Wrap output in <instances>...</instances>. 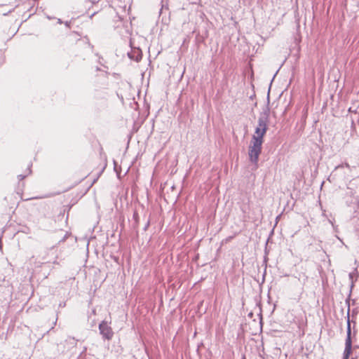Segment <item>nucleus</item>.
I'll list each match as a JSON object with an SVG mask.
<instances>
[{
    "label": "nucleus",
    "mask_w": 359,
    "mask_h": 359,
    "mask_svg": "<svg viewBox=\"0 0 359 359\" xmlns=\"http://www.w3.org/2000/svg\"><path fill=\"white\" fill-rule=\"evenodd\" d=\"M269 121V113L266 111L262 113L259 117L257 126L248 148L249 160L255 164L256 168L258 166L259 157L262 153L264 137L268 129Z\"/></svg>",
    "instance_id": "f257e3e1"
},
{
    "label": "nucleus",
    "mask_w": 359,
    "mask_h": 359,
    "mask_svg": "<svg viewBox=\"0 0 359 359\" xmlns=\"http://www.w3.org/2000/svg\"><path fill=\"white\" fill-rule=\"evenodd\" d=\"M351 330L349 318L348 319L347 336L345 342V348L343 353V359H348L351 353L352 341H351Z\"/></svg>",
    "instance_id": "f03ea898"
},
{
    "label": "nucleus",
    "mask_w": 359,
    "mask_h": 359,
    "mask_svg": "<svg viewBox=\"0 0 359 359\" xmlns=\"http://www.w3.org/2000/svg\"><path fill=\"white\" fill-rule=\"evenodd\" d=\"M99 330H100V334L102 335V337L104 339H106L107 340H110L112 338V337L114 335V332H113L111 327H109L106 322L102 321L99 325Z\"/></svg>",
    "instance_id": "7ed1b4c3"
},
{
    "label": "nucleus",
    "mask_w": 359,
    "mask_h": 359,
    "mask_svg": "<svg viewBox=\"0 0 359 359\" xmlns=\"http://www.w3.org/2000/svg\"><path fill=\"white\" fill-rule=\"evenodd\" d=\"M339 167H344V165H340ZM344 167H346V168H349V165H348V163H346L344 164Z\"/></svg>",
    "instance_id": "20e7f679"
},
{
    "label": "nucleus",
    "mask_w": 359,
    "mask_h": 359,
    "mask_svg": "<svg viewBox=\"0 0 359 359\" xmlns=\"http://www.w3.org/2000/svg\"><path fill=\"white\" fill-rule=\"evenodd\" d=\"M18 177H19V179H20V180H22V179H24V176H22V175H19V176H18Z\"/></svg>",
    "instance_id": "39448f33"
},
{
    "label": "nucleus",
    "mask_w": 359,
    "mask_h": 359,
    "mask_svg": "<svg viewBox=\"0 0 359 359\" xmlns=\"http://www.w3.org/2000/svg\"><path fill=\"white\" fill-rule=\"evenodd\" d=\"M69 22H66L65 25H66L67 27H69Z\"/></svg>",
    "instance_id": "423d86ee"
},
{
    "label": "nucleus",
    "mask_w": 359,
    "mask_h": 359,
    "mask_svg": "<svg viewBox=\"0 0 359 359\" xmlns=\"http://www.w3.org/2000/svg\"><path fill=\"white\" fill-rule=\"evenodd\" d=\"M58 22H59L60 24H61V23H62V21H61L60 20H58Z\"/></svg>",
    "instance_id": "0eeeda50"
},
{
    "label": "nucleus",
    "mask_w": 359,
    "mask_h": 359,
    "mask_svg": "<svg viewBox=\"0 0 359 359\" xmlns=\"http://www.w3.org/2000/svg\"><path fill=\"white\" fill-rule=\"evenodd\" d=\"M349 276H350V278H352V274H351V273H350V275H349Z\"/></svg>",
    "instance_id": "6e6552de"
}]
</instances>
